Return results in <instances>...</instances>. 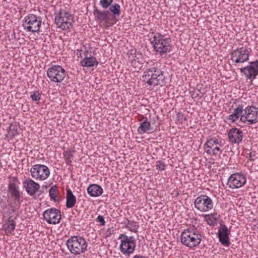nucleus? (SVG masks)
Returning <instances> with one entry per match:
<instances>
[{
    "mask_svg": "<svg viewBox=\"0 0 258 258\" xmlns=\"http://www.w3.org/2000/svg\"><path fill=\"white\" fill-rule=\"evenodd\" d=\"M202 240L201 232L194 226L185 229L180 235L181 242L190 248L198 246Z\"/></svg>",
    "mask_w": 258,
    "mask_h": 258,
    "instance_id": "f257e3e1",
    "label": "nucleus"
},
{
    "mask_svg": "<svg viewBox=\"0 0 258 258\" xmlns=\"http://www.w3.org/2000/svg\"><path fill=\"white\" fill-rule=\"evenodd\" d=\"M150 42L155 51L159 52L161 56L172 50L170 38H164V35L159 33L155 34L153 39H150Z\"/></svg>",
    "mask_w": 258,
    "mask_h": 258,
    "instance_id": "f03ea898",
    "label": "nucleus"
},
{
    "mask_svg": "<svg viewBox=\"0 0 258 258\" xmlns=\"http://www.w3.org/2000/svg\"><path fill=\"white\" fill-rule=\"evenodd\" d=\"M66 244L71 253L75 255L84 253L88 246L85 238L80 236H71L67 241Z\"/></svg>",
    "mask_w": 258,
    "mask_h": 258,
    "instance_id": "7ed1b4c3",
    "label": "nucleus"
},
{
    "mask_svg": "<svg viewBox=\"0 0 258 258\" xmlns=\"http://www.w3.org/2000/svg\"><path fill=\"white\" fill-rule=\"evenodd\" d=\"M120 240L119 250L125 256L130 257L135 250L136 243L133 236L128 237L125 234H120L119 237Z\"/></svg>",
    "mask_w": 258,
    "mask_h": 258,
    "instance_id": "20e7f679",
    "label": "nucleus"
},
{
    "mask_svg": "<svg viewBox=\"0 0 258 258\" xmlns=\"http://www.w3.org/2000/svg\"><path fill=\"white\" fill-rule=\"evenodd\" d=\"M42 23L41 17L34 14H29L24 19L23 27L28 32H39Z\"/></svg>",
    "mask_w": 258,
    "mask_h": 258,
    "instance_id": "39448f33",
    "label": "nucleus"
},
{
    "mask_svg": "<svg viewBox=\"0 0 258 258\" xmlns=\"http://www.w3.org/2000/svg\"><path fill=\"white\" fill-rule=\"evenodd\" d=\"M19 183L17 177H13L12 181L9 182L8 184V192L10 194L11 198L13 199V204L16 206L20 207L22 199V193L20 191L18 184Z\"/></svg>",
    "mask_w": 258,
    "mask_h": 258,
    "instance_id": "423d86ee",
    "label": "nucleus"
},
{
    "mask_svg": "<svg viewBox=\"0 0 258 258\" xmlns=\"http://www.w3.org/2000/svg\"><path fill=\"white\" fill-rule=\"evenodd\" d=\"M65 70L60 66L54 65L50 67L47 71V76L51 81L60 83L66 77Z\"/></svg>",
    "mask_w": 258,
    "mask_h": 258,
    "instance_id": "0eeeda50",
    "label": "nucleus"
},
{
    "mask_svg": "<svg viewBox=\"0 0 258 258\" xmlns=\"http://www.w3.org/2000/svg\"><path fill=\"white\" fill-rule=\"evenodd\" d=\"M223 145L221 141H219L216 138H210L207 139L204 145V149L206 152L210 155L217 156L219 152L221 153Z\"/></svg>",
    "mask_w": 258,
    "mask_h": 258,
    "instance_id": "6e6552de",
    "label": "nucleus"
},
{
    "mask_svg": "<svg viewBox=\"0 0 258 258\" xmlns=\"http://www.w3.org/2000/svg\"><path fill=\"white\" fill-rule=\"evenodd\" d=\"M195 208L201 212H208L213 207L212 199L207 195H201L196 198L194 202Z\"/></svg>",
    "mask_w": 258,
    "mask_h": 258,
    "instance_id": "1a4fd4ad",
    "label": "nucleus"
},
{
    "mask_svg": "<svg viewBox=\"0 0 258 258\" xmlns=\"http://www.w3.org/2000/svg\"><path fill=\"white\" fill-rule=\"evenodd\" d=\"M231 59L236 63H243L249 59L250 52L244 47H238L230 52Z\"/></svg>",
    "mask_w": 258,
    "mask_h": 258,
    "instance_id": "9d476101",
    "label": "nucleus"
},
{
    "mask_svg": "<svg viewBox=\"0 0 258 258\" xmlns=\"http://www.w3.org/2000/svg\"><path fill=\"white\" fill-rule=\"evenodd\" d=\"M58 17V22H60V26L58 27L62 30H68L73 27L75 22L74 18L71 14L69 12H62L61 9L57 13Z\"/></svg>",
    "mask_w": 258,
    "mask_h": 258,
    "instance_id": "9b49d317",
    "label": "nucleus"
},
{
    "mask_svg": "<svg viewBox=\"0 0 258 258\" xmlns=\"http://www.w3.org/2000/svg\"><path fill=\"white\" fill-rule=\"evenodd\" d=\"M32 176L36 179L44 180L47 178L50 174L49 168L44 165L36 164L30 170Z\"/></svg>",
    "mask_w": 258,
    "mask_h": 258,
    "instance_id": "f8f14e48",
    "label": "nucleus"
},
{
    "mask_svg": "<svg viewBox=\"0 0 258 258\" xmlns=\"http://www.w3.org/2000/svg\"><path fill=\"white\" fill-rule=\"evenodd\" d=\"M240 72L243 74L246 79H255L258 76V60L249 62V64L240 69Z\"/></svg>",
    "mask_w": 258,
    "mask_h": 258,
    "instance_id": "ddd939ff",
    "label": "nucleus"
},
{
    "mask_svg": "<svg viewBox=\"0 0 258 258\" xmlns=\"http://www.w3.org/2000/svg\"><path fill=\"white\" fill-rule=\"evenodd\" d=\"M245 182V176L243 173H235L229 177L227 185L231 189L238 188L242 186Z\"/></svg>",
    "mask_w": 258,
    "mask_h": 258,
    "instance_id": "4468645a",
    "label": "nucleus"
},
{
    "mask_svg": "<svg viewBox=\"0 0 258 258\" xmlns=\"http://www.w3.org/2000/svg\"><path fill=\"white\" fill-rule=\"evenodd\" d=\"M44 219L50 224H56L61 220L60 211L54 208L48 209L43 213Z\"/></svg>",
    "mask_w": 258,
    "mask_h": 258,
    "instance_id": "2eb2a0df",
    "label": "nucleus"
},
{
    "mask_svg": "<svg viewBox=\"0 0 258 258\" xmlns=\"http://www.w3.org/2000/svg\"><path fill=\"white\" fill-rule=\"evenodd\" d=\"M93 15L95 20L99 23H104L106 25L109 21H113L111 17V14L108 10L100 11L96 6H94Z\"/></svg>",
    "mask_w": 258,
    "mask_h": 258,
    "instance_id": "dca6fc26",
    "label": "nucleus"
},
{
    "mask_svg": "<svg viewBox=\"0 0 258 258\" xmlns=\"http://www.w3.org/2000/svg\"><path fill=\"white\" fill-rule=\"evenodd\" d=\"M230 230L227 227L223 224L220 223V226L218 228L217 236L220 242L225 246H229L231 243L229 240V235Z\"/></svg>",
    "mask_w": 258,
    "mask_h": 258,
    "instance_id": "f3484780",
    "label": "nucleus"
},
{
    "mask_svg": "<svg viewBox=\"0 0 258 258\" xmlns=\"http://www.w3.org/2000/svg\"><path fill=\"white\" fill-rule=\"evenodd\" d=\"M244 114L248 115L249 124L258 122V108L253 105H248L244 109Z\"/></svg>",
    "mask_w": 258,
    "mask_h": 258,
    "instance_id": "a211bd4d",
    "label": "nucleus"
},
{
    "mask_svg": "<svg viewBox=\"0 0 258 258\" xmlns=\"http://www.w3.org/2000/svg\"><path fill=\"white\" fill-rule=\"evenodd\" d=\"M228 136L231 142L239 144L242 140L243 133L239 129L233 127L229 130Z\"/></svg>",
    "mask_w": 258,
    "mask_h": 258,
    "instance_id": "6ab92c4d",
    "label": "nucleus"
},
{
    "mask_svg": "<svg viewBox=\"0 0 258 258\" xmlns=\"http://www.w3.org/2000/svg\"><path fill=\"white\" fill-rule=\"evenodd\" d=\"M26 190L30 196H34L40 188V185L31 179L28 178L24 182Z\"/></svg>",
    "mask_w": 258,
    "mask_h": 258,
    "instance_id": "aec40b11",
    "label": "nucleus"
},
{
    "mask_svg": "<svg viewBox=\"0 0 258 258\" xmlns=\"http://www.w3.org/2000/svg\"><path fill=\"white\" fill-rule=\"evenodd\" d=\"M154 81L159 82V85L165 83L164 72L161 70L157 66V63H154L153 66Z\"/></svg>",
    "mask_w": 258,
    "mask_h": 258,
    "instance_id": "412c9836",
    "label": "nucleus"
},
{
    "mask_svg": "<svg viewBox=\"0 0 258 258\" xmlns=\"http://www.w3.org/2000/svg\"><path fill=\"white\" fill-rule=\"evenodd\" d=\"M153 75V67H152L150 68L147 69L144 72V75L142 76V77L144 79V81H146V83L149 85L157 86L159 85V82H155L154 81Z\"/></svg>",
    "mask_w": 258,
    "mask_h": 258,
    "instance_id": "4be33fe9",
    "label": "nucleus"
},
{
    "mask_svg": "<svg viewBox=\"0 0 258 258\" xmlns=\"http://www.w3.org/2000/svg\"><path fill=\"white\" fill-rule=\"evenodd\" d=\"M87 192L90 196L92 197H97L102 194L103 189L101 186L98 184H92L88 187Z\"/></svg>",
    "mask_w": 258,
    "mask_h": 258,
    "instance_id": "5701e85b",
    "label": "nucleus"
},
{
    "mask_svg": "<svg viewBox=\"0 0 258 258\" xmlns=\"http://www.w3.org/2000/svg\"><path fill=\"white\" fill-rule=\"evenodd\" d=\"M66 190L67 194L66 206L68 209L72 208L75 205L76 203V198L70 188H67Z\"/></svg>",
    "mask_w": 258,
    "mask_h": 258,
    "instance_id": "b1692460",
    "label": "nucleus"
},
{
    "mask_svg": "<svg viewBox=\"0 0 258 258\" xmlns=\"http://www.w3.org/2000/svg\"><path fill=\"white\" fill-rule=\"evenodd\" d=\"M16 227V222L12 219V216H10L5 220V223L3 225V229L6 233H11L14 231Z\"/></svg>",
    "mask_w": 258,
    "mask_h": 258,
    "instance_id": "393cba45",
    "label": "nucleus"
},
{
    "mask_svg": "<svg viewBox=\"0 0 258 258\" xmlns=\"http://www.w3.org/2000/svg\"><path fill=\"white\" fill-rule=\"evenodd\" d=\"M153 131V127L151 126L150 122L148 121L147 119L140 124L138 128V132L140 134H143L146 133L148 134L151 133Z\"/></svg>",
    "mask_w": 258,
    "mask_h": 258,
    "instance_id": "a878e982",
    "label": "nucleus"
},
{
    "mask_svg": "<svg viewBox=\"0 0 258 258\" xmlns=\"http://www.w3.org/2000/svg\"><path fill=\"white\" fill-rule=\"evenodd\" d=\"M80 63L82 66L84 67H92L95 66L96 67L98 65L99 62L94 56H85L82 59Z\"/></svg>",
    "mask_w": 258,
    "mask_h": 258,
    "instance_id": "bb28decb",
    "label": "nucleus"
},
{
    "mask_svg": "<svg viewBox=\"0 0 258 258\" xmlns=\"http://www.w3.org/2000/svg\"><path fill=\"white\" fill-rule=\"evenodd\" d=\"M243 107L244 106L242 104L238 105L237 107L234 109L233 112L229 115L228 119L232 122H234L242 114L244 111Z\"/></svg>",
    "mask_w": 258,
    "mask_h": 258,
    "instance_id": "cd10ccee",
    "label": "nucleus"
},
{
    "mask_svg": "<svg viewBox=\"0 0 258 258\" xmlns=\"http://www.w3.org/2000/svg\"><path fill=\"white\" fill-rule=\"evenodd\" d=\"M20 128L18 123L15 122L11 123L9 126L8 135L10 139H13L15 136L19 134L18 130Z\"/></svg>",
    "mask_w": 258,
    "mask_h": 258,
    "instance_id": "c85d7f7f",
    "label": "nucleus"
},
{
    "mask_svg": "<svg viewBox=\"0 0 258 258\" xmlns=\"http://www.w3.org/2000/svg\"><path fill=\"white\" fill-rule=\"evenodd\" d=\"M109 12L112 13L111 17L114 20L116 16H119L120 14V7L118 4H114L111 5L109 7Z\"/></svg>",
    "mask_w": 258,
    "mask_h": 258,
    "instance_id": "c756f323",
    "label": "nucleus"
},
{
    "mask_svg": "<svg viewBox=\"0 0 258 258\" xmlns=\"http://www.w3.org/2000/svg\"><path fill=\"white\" fill-rule=\"evenodd\" d=\"M139 225L138 223L134 221L127 220V224L126 227L130 229L132 232H137Z\"/></svg>",
    "mask_w": 258,
    "mask_h": 258,
    "instance_id": "7c9ffc66",
    "label": "nucleus"
},
{
    "mask_svg": "<svg viewBox=\"0 0 258 258\" xmlns=\"http://www.w3.org/2000/svg\"><path fill=\"white\" fill-rule=\"evenodd\" d=\"M204 221H206L207 224L212 227H214L217 224V221L212 217H211L208 215H205L204 216Z\"/></svg>",
    "mask_w": 258,
    "mask_h": 258,
    "instance_id": "2f4dec72",
    "label": "nucleus"
},
{
    "mask_svg": "<svg viewBox=\"0 0 258 258\" xmlns=\"http://www.w3.org/2000/svg\"><path fill=\"white\" fill-rule=\"evenodd\" d=\"M58 192V190L57 189V186L56 185L52 186L49 190V196L51 200L56 201V193Z\"/></svg>",
    "mask_w": 258,
    "mask_h": 258,
    "instance_id": "473e14b6",
    "label": "nucleus"
},
{
    "mask_svg": "<svg viewBox=\"0 0 258 258\" xmlns=\"http://www.w3.org/2000/svg\"><path fill=\"white\" fill-rule=\"evenodd\" d=\"M131 54L134 55L133 57H134V60L132 61V63H133L136 62V59L138 60V61H140V58H142V54L139 52L137 53V50L135 49H133L131 50Z\"/></svg>",
    "mask_w": 258,
    "mask_h": 258,
    "instance_id": "72a5a7b5",
    "label": "nucleus"
},
{
    "mask_svg": "<svg viewBox=\"0 0 258 258\" xmlns=\"http://www.w3.org/2000/svg\"><path fill=\"white\" fill-rule=\"evenodd\" d=\"M155 166L156 170L158 171H163L165 170L167 165L164 161L159 160L156 162Z\"/></svg>",
    "mask_w": 258,
    "mask_h": 258,
    "instance_id": "f704fd0d",
    "label": "nucleus"
},
{
    "mask_svg": "<svg viewBox=\"0 0 258 258\" xmlns=\"http://www.w3.org/2000/svg\"><path fill=\"white\" fill-rule=\"evenodd\" d=\"M30 98L33 101H39L41 99V94L38 91H34L31 92Z\"/></svg>",
    "mask_w": 258,
    "mask_h": 258,
    "instance_id": "c9c22d12",
    "label": "nucleus"
},
{
    "mask_svg": "<svg viewBox=\"0 0 258 258\" xmlns=\"http://www.w3.org/2000/svg\"><path fill=\"white\" fill-rule=\"evenodd\" d=\"M113 0H100L99 4L104 9L108 8L112 4Z\"/></svg>",
    "mask_w": 258,
    "mask_h": 258,
    "instance_id": "e433bc0d",
    "label": "nucleus"
},
{
    "mask_svg": "<svg viewBox=\"0 0 258 258\" xmlns=\"http://www.w3.org/2000/svg\"><path fill=\"white\" fill-rule=\"evenodd\" d=\"M74 152V150H68L64 151L63 154L65 158H71V157H73V154Z\"/></svg>",
    "mask_w": 258,
    "mask_h": 258,
    "instance_id": "4c0bfd02",
    "label": "nucleus"
},
{
    "mask_svg": "<svg viewBox=\"0 0 258 258\" xmlns=\"http://www.w3.org/2000/svg\"><path fill=\"white\" fill-rule=\"evenodd\" d=\"M240 116V121H241L242 122H243L244 123H245L246 121H247L248 124H249V118H248V117H247L248 115L244 114V112L243 113H242V114H241Z\"/></svg>",
    "mask_w": 258,
    "mask_h": 258,
    "instance_id": "58836bf2",
    "label": "nucleus"
},
{
    "mask_svg": "<svg viewBox=\"0 0 258 258\" xmlns=\"http://www.w3.org/2000/svg\"><path fill=\"white\" fill-rule=\"evenodd\" d=\"M96 221L97 222H99L101 226H104L105 224V221L104 220V218L102 215H99L97 217V218L96 219Z\"/></svg>",
    "mask_w": 258,
    "mask_h": 258,
    "instance_id": "ea45409f",
    "label": "nucleus"
},
{
    "mask_svg": "<svg viewBox=\"0 0 258 258\" xmlns=\"http://www.w3.org/2000/svg\"><path fill=\"white\" fill-rule=\"evenodd\" d=\"M208 215L209 216H210L211 217H212L214 219H215L217 221L218 219H219L220 217V215L217 214V213H211V214H208Z\"/></svg>",
    "mask_w": 258,
    "mask_h": 258,
    "instance_id": "a19ab883",
    "label": "nucleus"
},
{
    "mask_svg": "<svg viewBox=\"0 0 258 258\" xmlns=\"http://www.w3.org/2000/svg\"><path fill=\"white\" fill-rule=\"evenodd\" d=\"M255 154L256 153L254 151L251 152L249 154V160L251 161H254L255 157Z\"/></svg>",
    "mask_w": 258,
    "mask_h": 258,
    "instance_id": "79ce46f5",
    "label": "nucleus"
},
{
    "mask_svg": "<svg viewBox=\"0 0 258 258\" xmlns=\"http://www.w3.org/2000/svg\"><path fill=\"white\" fill-rule=\"evenodd\" d=\"M191 96L192 98H197L198 97L201 98L203 96V93H201V95H200V94L195 92L191 94Z\"/></svg>",
    "mask_w": 258,
    "mask_h": 258,
    "instance_id": "37998d69",
    "label": "nucleus"
},
{
    "mask_svg": "<svg viewBox=\"0 0 258 258\" xmlns=\"http://www.w3.org/2000/svg\"><path fill=\"white\" fill-rule=\"evenodd\" d=\"M47 188V186H46V185H45V186H44H44H43L42 187V189H41V190H39V194L37 195V197H39L41 196V195L44 192V188H45V189H46Z\"/></svg>",
    "mask_w": 258,
    "mask_h": 258,
    "instance_id": "c03bdc74",
    "label": "nucleus"
},
{
    "mask_svg": "<svg viewBox=\"0 0 258 258\" xmlns=\"http://www.w3.org/2000/svg\"><path fill=\"white\" fill-rule=\"evenodd\" d=\"M132 258H148L146 256L142 255L140 254L135 255Z\"/></svg>",
    "mask_w": 258,
    "mask_h": 258,
    "instance_id": "a18cd8bd",
    "label": "nucleus"
},
{
    "mask_svg": "<svg viewBox=\"0 0 258 258\" xmlns=\"http://www.w3.org/2000/svg\"><path fill=\"white\" fill-rule=\"evenodd\" d=\"M72 160L71 158H66V163L67 165H71L72 163Z\"/></svg>",
    "mask_w": 258,
    "mask_h": 258,
    "instance_id": "49530a36",
    "label": "nucleus"
},
{
    "mask_svg": "<svg viewBox=\"0 0 258 258\" xmlns=\"http://www.w3.org/2000/svg\"><path fill=\"white\" fill-rule=\"evenodd\" d=\"M58 17H57V14L56 15V16L55 18V23L56 25H58L59 23H60V22H58Z\"/></svg>",
    "mask_w": 258,
    "mask_h": 258,
    "instance_id": "de8ad7c7",
    "label": "nucleus"
},
{
    "mask_svg": "<svg viewBox=\"0 0 258 258\" xmlns=\"http://www.w3.org/2000/svg\"><path fill=\"white\" fill-rule=\"evenodd\" d=\"M16 211V210L15 209H12L11 211L9 212V217L10 216H12V213H15Z\"/></svg>",
    "mask_w": 258,
    "mask_h": 258,
    "instance_id": "09e8293b",
    "label": "nucleus"
},
{
    "mask_svg": "<svg viewBox=\"0 0 258 258\" xmlns=\"http://www.w3.org/2000/svg\"><path fill=\"white\" fill-rule=\"evenodd\" d=\"M180 116H183V115L182 114H181L180 113H178L177 114V117L180 118Z\"/></svg>",
    "mask_w": 258,
    "mask_h": 258,
    "instance_id": "8fccbe9b",
    "label": "nucleus"
},
{
    "mask_svg": "<svg viewBox=\"0 0 258 258\" xmlns=\"http://www.w3.org/2000/svg\"><path fill=\"white\" fill-rule=\"evenodd\" d=\"M9 205H10V206L11 207H13V205H12V203H11Z\"/></svg>",
    "mask_w": 258,
    "mask_h": 258,
    "instance_id": "3c124183",
    "label": "nucleus"
},
{
    "mask_svg": "<svg viewBox=\"0 0 258 258\" xmlns=\"http://www.w3.org/2000/svg\"><path fill=\"white\" fill-rule=\"evenodd\" d=\"M184 120H186V117H184Z\"/></svg>",
    "mask_w": 258,
    "mask_h": 258,
    "instance_id": "603ef678",
    "label": "nucleus"
},
{
    "mask_svg": "<svg viewBox=\"0 0 258 258\" xmlns=\"http://www.w3.org/2000/svg\"><path fill=\"white\" fill-rule=\"evenodd\" d=\"M79 56H81V53H80Z\"/></svg>",
    "mask_w": 258,
    "mask_h": 258,
    "instance_id": "864d4df0",
    "label": "nucleus"
},
{
    "mask_svg": "<svg viewBox=\"0 0 258 258\" xmlns=\"http://www.w3.org/2000/svg\"><path fill=\"white\" fill-rule=\"evenodd\" d=\"M79 56H81V53H80Z\"/></svg>",
    "mask_w": 258,
    "mask_h": 258,
    "instance_id": "5fc2aeb1",
    "label": "nucleus"
},
{
    "mask_svg": "<svg viewBox=\"0 0 258 258\" xmlns=\"http://www.w3.org/2000/svg\"><path fill=\"white\" fill-rule=\"evenodd\" d=\"M198 92H199V93H200V90H198Z\"/></svg>",
    "mask_w": 258,
    "mask_h": 258,
    "instance_id": "6e6d98bb",
    "label": "nucleus"
}]
</instances>
